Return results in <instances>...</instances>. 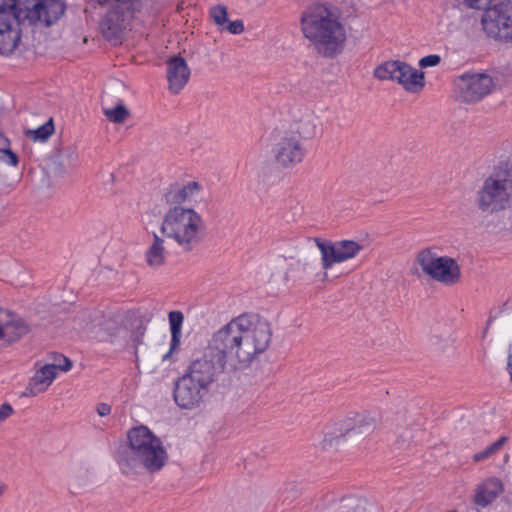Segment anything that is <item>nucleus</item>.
<instances>
[{
	"instance_id": "nucleus-44",
	"label": "nucleus",
	"mask_w": 512,
	"mask_h": 512,
	"mask_svg": "<svg viewBox=\"0 0 512 512\" xmlns=\"http://www.w3.org/2000/svg\"><path fill=\"white\" fill-rule=\"evenodd\" d=\"M506 370L510 376V380L512 382V342L508 346V356H507V366Z\"/></svg>"
},
{
	"instance_id": "nucleus-15",
	"label": "nucleus",
	"mask_w": 512,
	"mask_h": 512,
	"mask_svg": "<svg viewBox=\"0 0 512 512\" xmlns=\"http://www.w3.org/2000/svg\"><path fill=\"white\" fill-rule=\"evenodd\" d=\"M28 324L9 310L0 309V341L9 345L29 333Z\"/></svg>"
},
{
	"instance_id": "nucleus-45",
	"label": "nucleus",
	"mask_w": 512,
	"mask_h": 512,
	"mask_svg": "<svg viewBox=\"0 0 512 512\" xmlns=\"http://www.w3.org/2000/svg\"><path fill=\"white\" fill-rule=\"evenodd\" d=\"M4 146H10V140L0 132V148Z\"/></svg>"
},
{
	"instance_id": "nucleus-28",
	"label": "nucleus",
	"mask_w": 512,
	"mask_h": 512,
	"mask_svg": "<svg viewBox=\"0 0 512 512\" xmlns=\"http://www.w3.org/2000/svg\"><path fill=\"white\" fill-rule=\"evenodd\" d=\"M292 269L299 274V280L312 282V276L314 275L315 265L312 262L298 260Z\"/></svg>"
},
{
	"instance_id": "nucleus-21",
	"label": "nucleus",
	"mask_w": 512,
	"mask_h": 512,
	"mask_svg": "<svg viewBox=\"0 0 512 512\" xmlns=\"http://www.w3.org/2000/svg\"><path fill=\"white\" fill-rule=\"evenodd\" d=\"M503 492V483L499 478L491 477L478 486L474 501L477 505L486 507Z\"/></svg>"
},
{
	"instance_id": "nucleus-38",
	"label": "nucleus",
	"mask_w": 512,
	"mask_h": 512,
	"mask_svg": "<svg viewBox=\"0 0 512 512\" xmlns=\"http://www.w3.org/2000/svg\"><path fill=\"white\" fill-rule=\"evenodd\" d=\"M440 62H441L440 55L430 54V55L422 57L419 60V66L422 69L428 68V67H435V66L439 65Z\"/></svg>"
},
{
	"instance_id": "nucleus-50",
	"label": "nucleus",
	"mask_w": 512,
	"mask_h": 512,
	"mask_svg": "<svg viewBox=\"0 0 512 512\" xmlns=\"http://www.w3.org/2000/svg\"><path fill=\"white\" fill-rule=\"evenodd\" d=\"M496 318V316H492V311L490 312V316L487 320V324H486V329H488V327L491 325V323L493 322V320Z\"/></svg>"
},
{
	"instance_id": "nucleus-26",
	"label": "nucleus",
	"mask_w": 512,
	"mask_h": 512,
	"mask_svg": "<svg viewBox=\"0 0 512 512\" xmlns=\"http://www.w3.org/2000/svg\"><path fill=\"white\" fill-rule=\"evenodd\" d=\"M55 126L53 118H50L43 125L33 130H27L25 135L34 142H46L54 133Z\"/></svg>"
},
{
	"instance_id": "nucleus-52",
	"label": "nucleus",
	"mask_w": 512,
	"mask_h": 512,
	"mask_svg": "<svg viewBox=\"0 0 512 512\" xmlns=\"http://www.w3.org/2000/svg\"><path fill=\"white\" fill-rule=\"evenodd\" d=\"M134 341L137 342V343L140 342L138 337Z\"/></svg>"
},
{
	"instance_id": "nucleus-49",
	"label": "nucleus",
	"mask_w": 512,
	"mask_h": 512,
	"mask_svg": "<svg viewBox=\"0 0 512 512\" xmlns=\"http://www.w3.org/2000/svg\"><path fill=\"white\" fill-rule=\"evenodd\" d=\"M146 327L140 323V325L137 327V332L142 336L145 333Z\"/></svg>"
},
{
	"instance_id": "nucleus-41",
	"label": "nucleus",
	"mask_w": 512,
	"mask_h": 512,
	"mask_svg": "<svg viewBox=\"0 0 512 512\" xmlns=\"http://www.w3.org/2000/svg\"><path fill=\"white\" fill-rule=\"evenodd\" d=\"M464 3L472 9H483L489 4L486 0H464Z\"/></svg>"
},
{
	"instance_id": "nucleus-43",
	"label": "nucleus",
	"mask_w": 512,
	"mask_h": 512,
	"mask_svg": "<svg viewBox=\"0 0 512 512\" xmlns=\"http://www.w3.org/2000/svg\"><path fill=\"white\" fill-rule=\"evenodd\" d=\"M508 441V437L501 436L498 440L491 442L485 446V448H502L506 442Z\"/></svg>"
},
{
	"instance_id": "nucleus-40",
	"label": "nucleus",
	"mask_w": 512,
	"mask_h": 512,
	"mask_svg": "<svg viewBox=\"0 0 512 512\" xmlns=\"http://www.w3.org/2000/svg\"><path fill=\"white\" fill-rule=\"evenodd\" d=\"M497 450H483L481 452L475 453L473 455L474 462H481L486 459H489Z\"/></svg>"
},
{
	"instance_id": "nucleus-20",
	"label": "nucleus",
	"mask_w": 512,
	"mask_h": 512,
	"mask_svg": "<svg viewBox=\"0 0 512 512\" xmlns=\"http://www.w3.org/2000/svg\"><path fill=\"white\" fill-rule=\"evenodd\" d=\"M128 450H116V460L121 473L127 477H134L142 474L141 452H127Z\"/></svg>"
},
{
	"instance_id": "nucleus-29",
	"label": "nucleus",
	"mask_w": 512,
	"mask_h": 512,
	"mask_svg": "<svg viewBox=\"0 0 512 512\" xmlns=\"http://www.w3.org/2000/svg\"><path fill=\"white\" fill-rule=\"evenodd\" d=\"M50 385L51 384H48V381L42 379L41 376L35 373L26 388V395L36 396L37 394L46 391Z\"/></svg>"
},
{
	"instance_id": "nucleus-53",
	"label": "nucleus",
	"mask_w": 512,
	"mask_h": 512,
	"mask_svg": "<svg viewBox=\"0 0 512 512\" xmlns=\"http://www.w3.org/2000/svg\"><path fill=\"white\" fill-rule=\"evenodd\" d=\"M489 4L492 2V0H486Z\"/></svg>"
},
{
	"instance_id": "nucleus-1",
	"label": "nucleus",
	"mask_w": 512,
	"mask_h": 512,
	"mask_svg": "<svg viewBox=\"0 0 512 512\" xmlns=\"http://www.w3.org/2000/svg\"><path fill=\"white\" fill-rule=\"evenodd\" d=\"M253 318L247 313L241 314L212 335L216 347L231 351L242 366L247 367L256 355L268 348L272 338L270 324L266 321L254 323Z\"/></svg>"
},
{
	"instance_id": "nucleus-5",
	"label": "nucleus",
	"mask_w": 512,
	"mask_h": 512,
	"mask_svg": "<svg viewBox=\"0 0 512 512\" xmlns=\"http://www.w3.org/2000/svg\"><path fill=\"white\" fill-rule=\"evenodd\" d=\"M201 224L202 218L194 209L173 206L164 216L161 232L189 252L202 241Z\"/></svg>"
},
{
	"instance_id": "nucleus-18",
	"label": "nucleus",
	"mask_w": 512,
	"mask_h": 512,
	"mask_svg": "<svg viewBox=\"0 0 512 512\" xmlns=\"http://www.w3.org/2000/svg\"><path fill=\"white\" fill-rule=\"evenodd\" d=\"M127 438L128 448H164L161 439L145 425L132 427Z\"/></svg>"
},
{
	"instance_id": "nucleus-25",
	"label": "nucleus",
	"mask_w": 512,
	"mask_h": 512,
	"mask_svg": "<svg viewBox=\"0 0 512 512\" xmlns=\"http://www.w3.org/2000/svg\"><path fill=\"white\" fill-rule=\"evenodd\" d=\"M172 349H178L181 343V328L184 321V315L181 311L174 310L168 314Z\"/></svg>"
},
{
	"instance_id": "nucleus-16",
	"label": "nucleus",
	"mask_w": 512,
	"mask_h": 512,
	"mask_svg": "<svg viewBox=\"0 0 512 512\" xmlns=\"http://www.w3.org/2000/svg\"><path fill=\"white\" fill-rule=\"evenodd\" d=\"M14 19L5 4L0 5V55L9 56L18 46L21 39V30L12 27Z\"/></svg>"
},
{
	"instance_id": "nucleus-35",
	"label": "nucleus",
	"mask_w": 512,
	"mask_h": 512,
	"mask_svg": "<svg viewBox=\"0 0 512 512\" xmlns=\"http://www.w3.org/2000/svg\"><path fill=\"white\" fill-rule=\"evenodd\" d=\"M488 77L491 79L489 86L490 92L492 93L495 89H501L505 84V75L497 70H492L488 73Z\"/></svg>"
},
{
	"instance_id": "nucleus-42",
	"label": "nucleus",
	"mask_w": 512,
	"mask_h": 512,
	"mask_svg": "<svg viewBox=\"0 0 512 512\" xmlns=\"http://www.w3.org/2000/svg\"><path fill=\"white\" fill-rule=\"evenodd\" d=\"M99 416L104 417L111 413V406L107 403H99L96 407Z\"/></svg>"
},
{
	"instance_id": "nucleus-9",
	"label": "nucleus",
	"mask_w": 512,
	"mask_h": 512,
	"mask_svg": "<svg viewBox=\"0 0 512 512\" xmlns=\"http://www.w3.org/2000/svg\"><path fill=\"white\" fill-rule=\"evenodd\" d=\"M379 80L396 81L410 93H419L425 87V74L400 60H389L378 65L373 72Z\"/></svg>"
},
{
	"instance_id": "nucleus-19",
	"label": "nucleus",
	"mask_w": 512,
	"mask_h": 512,
	"mask_svg": "<svg viewBox=\"0 0 512 512\" xmlns=\"http://www.w3.org/2000/svg\"><path fill=\"white\" fill-rule=\"evenodd\" d=\"M200 189L201 185L197 181L188 182L186 185L174 183L167 188L164 199L169 205L181 206L182 203L189 200Z\"/></svg>"
},
{
	"instance_id": "nucleus-47",
	"label": "nucleus",
	"mask_w": 512,
	"mask_h": 512,
	"mask_svg": "<svg viewBox=\"0 0 512 512\" xmlns=\"http://www.w3.org/2000/svg\"><path fill=\"white\" fill-rule=\"evenodd\" d=\"M509 307V301H505L503 302V304L499 307V311L497 312V314H501L502 312H504L505 310H507Z\"/></svg>"
},
{
	"instance_id": "nucleus-2",
	"label": "nucleus",
	"mask_w": 512,
	"mask_h": 512,
	"mask_svg": "<svg viewBox=\"0 0 512 512\" xmlns=\"http://www.w3.org/2000/svg\"><path fill=\"white\" fill-rule=\"evenodd\" d=\"M304 36L313 44L324 47V54L333 55L346 40L343 25L324 4L308 8L301 17Z\"/></svg>"
},
{
	"instance_id": "nucleus-14",
	"label": "nucleus",
	"mask_w": 512,
	"mask_h": 512,
	"mask_svg": "<svg viewBox=\"0 0 512 512\" xmlns=\"http://www.w3.org/2000/svg\"><path fill=\"white\" fill-rule=\"evenodd\" d=\"M273 152L276 163L284 169L295 167L306 156V149L295 135L282 137Z\"/></svg>"
},
{
	"instance_id": "nucleus-34",
	"label": "nucleus",
	"mask_w": 512,
	"mask_h": 512,
	"mask_svg": "<svg viewBox=\"0 0 512 512\" xmlns=\"http://www.w3.org/2000/svg\"><path fill=\"white\" fill-rule=\"evenodd\" d=\"M36 373L41 376L42 379L48 381V384H52L53 380L57 376V369L54 364H45L43 367L37 370Z\"/></svg>"
},
{
	"instance_id": "nucleus-36",
	"label": "nucleus",
	"mask_w": 512,
	"mask_h": 512,
	"mask_svg": "<svg viewBox=\"0 0 512 512\" xmlns=\"http://www.w3.org/2000/svg\"><path fill=\"white\" fill-rule=\"evenodd\" d=\"M244 22L241 19H237L234 21L227 20V23L224 27H221V30H225L233 35H238L244 32Z\"/></svg>"
},
{
	"instance_id": "nucleus-31",
	"label": "nucleus",
	"mask_w": 512,
	"mask_h": 512,
	"mask_svg": "<svg viewBox=\"0 0 512 512\" xmlns=\"http://www.w3.org/2000/svg\"><path fill=\"white\" fill-rule=\"evenodd\" d=\"M120 328H121V325L118 320V316H116V315L109 316L101 324V329L109 337H116L119 334Z\"/></svg>"
},
{
	"instance_id": "nucleus-22",
	"label": "nucleus",
	"mask_w": 512,
	"mask_h": 512,
	"mask_svg": "<svg viewBox=\"0 0 512 512\" xmlns=\"http://www.w3.org/2000/svg\"><path fill=\"white\" fill-rule=\"evenodd\" d=\"M142 472L155 473L162 469L168 460L167 450H141Z\"/></svg>"
},
{
	"instance_id": "nucleus-11",
	"label": "nucleus",
	"mask_w": 512,
	"mask_h": 512,
	"mask_svg": "<svg viewBox=\"0 0 512 512\" xmlns=\"http://www.w3.org/2000/svg\"><path fill=\"white\" fill-rule=\"evenodd\" d=\"M315 243L320 250L322 268L325 270L331 269L336 263L354 258L363 249V246L354 240L332 242L315 238Z\"/></svg>"
},
{
	"instance_id": "nucleus-33",
	"label": "nucleus",
	"mask_w": 512,
	"mask_h": 512,
	"mask_svg": "<svg viewBox=\"0 0 512 512\" xmlns=\"http://www.w3.org/2000/svg\"><path fill=\"white\" fill-rule=\"evenodd\" d=\"M302 488L299 484L295 482H291L286 484L285 488L282 491V495L284 497V501H288L291 503L294 499L298 498L301 495Z\"/></svg>"
},
{
	"instance_id": "nucleus-32",
	"label": "nucleus",
	"mask_w": 512,
	"mask_h": 512,
	"mask_svg": "<svg viewBox=\"0 0 512 512\" xmlns=\"http://www.w3.org/2000/svg\"><path fill=\"white\" fill-rule=\"evenodd\" d=\"M0 161L16 167L19 164V157L10 149V146H4L0 148Z\"/></svg>"
},
{
	"instance_id": "nucleus-4",
	"label": "nucleus",
	"mask_w": 512,
	"mask_h": 512,
	"mask_svg": "<svg viewBox=\"0 0 512 512\" xmlns=\"http://www.w3.org/2000/svg\"><path fill=\"white\" fill-rule=\"evenodd\" d=\"M246 367L231 351L216 347L212 337L202 356L191 361L184 375L210 390V386L225 369L235 371Z\"/></svg>"
},
{
	"instance_id": "nucleus-37",
	"label": "nucleus",
	"mask_w": 512,
	"mask_h": 512,
	"mask_svg": "<svg viewBox=\"0 0 512 512\" xmlns=\"http://www.w3.org/2000/svg\"><path fill=\"white\" fill-rule=\"evenodd\" d=\"M56 363H53L56 366L57 370H61L63 372H68L72 369L73 363L70 358L64 356L63 354H57L54 358Z\"/></svg>"
},
{
	"instance_id": "nucleus-13",
	"label": "nucleus",
	"mask_w": 512,
	"mask_h": 512,
	"mask_svg": "<svg viewBox=\"0 0 512 512\" xmlns=\"http://www.w3.org/2000/svg\"><path fill=\"white\" fill-rule=\"evenodd\" d=\"M208 392L207 388L183 374L174 383L173 398L180 408L193 409L200 405Z\"/></svg>"
},
{
	"instance_id": "nucleus-10",
	"label": "nucleus",
	"mask_w": 512,
	"mask_h": 512,
	"mask_svg": "<svg viewBox=\"0 0 512 512\" xmlns=\"http://www.w3.org/2000/svg\"><path fill=\"white\" fill-rule=\"evenodd\" d=\"M481 24L489 38L512 43V0H504L485 8Z\"/></svg>"
},
{
	"instance_id": "nucleus-3",
	"label": "nucleus",
	"mask_w": 512,
	"mask_h": 512,
	"mask_svg": "<svg viewBox=\"0 0 512 512\" xmlns=\"http://www.w3.org/2000/svg\"><path fill=\"white\" fill-rule=\"evenodd\" d=\"M475 205L490 215L512 207V162L501 160L493 166L476 192Z\"/></svg>"
},
{
	"instance_id": "nucleus-24",
	"label": "nucleus",
	"mask_w": 512,
	"mask_h": 512,
	"mask_svg": "<svg viewBox=\"0 0 512 512\" xmlns=\"http://www.w3.org/2000/svg\"><path fill=\"white\" fill-rule=\"evenodd\" d=\"M164 240L154 233L152 245L146 251L145 257L149 266H161L165 262Z\"/></svg>"
},
{
	"instance_id": "nucleus-48",
	"label": "nucleus",
	"mask_w": 512,
	"mask_h": 512,
	"mask_svg": "<svg viewBox=\"0 0 512 512\" xmlns=\"http://www.w3.org/2000/svg\"><path fill=\"white\" fill-rule=\"evenodd\" d=\"M256 456H257L256 453H251V457L245 458L244 459V467L247 468L250 465V461L252 460V458H254Z\"/></svg>"
},
{
	"instance_id": "nucleus-46",
	"label": "nucleus",
	"mask_w": 512,
	"mask_h": 512,
	"mask_svg": "<svg viewBox=\"0 0 512 512\" xmlns=\"http://www.w3.org/2000/svg\"><path fill=\"white\" fill-rule=\"evenodd\" d=\"M176 350L177 349H172V340H171L170 341V349H169V351L166 354L163 355L162 360L163 361L169 360L171 358V356H172V353L174 351H176Z\"/></svg>"
},
{
	"instance_id": "nucleus-12",
	"label": "nucleus",
	"mask_w": 512,
	"mask_h": 512,
	"mask_svg": "<svg viewBox=\"0 0 512 512\" xmlns=\"http://www.w3.org/2000/svg\"><path fill=\"white\" fill-rule=\"evenodd\" d=\"M491 79L488 73L466 72L460 75L456 82L458 98L463 103H477L489 95Z\"/></svg>"
},
{
	"instance_id": "nucleus-8",
	"label": "nucleus",
	"mask_w": 512,
	"mask_h": 512,
	"mask_svg": "<svg viewBox=\"0 0 512 512\" xmlns=\"http://www.w3.org/2000/svg\"><path fill=\"white\" fill-rule=\"evenodd\" d=\"M416 262L431 279L447 286L457 284L461 279V270L457 261L449 256H438L430 248L420 250Z\"/></svg>"
},
{
	"instance_id": "nucleus-51",
	"label": "nucleus",
	"mask_w": 512,
	"mask_h": 512,
	"mask_svg": "<svg viewBox=\"0 0 512 512\" xmlns=\"http://www.w3.org/2000/svg\"><path fill=\"white\" fill-rule=\"evenodd\" d=\"M321 280L323 282L327 281L328 280V273H327V270L324 269V272L322 273V278Z\"/></svg>"
},
{
	"instance_id": "nucleus-30",
	"label": "nucleus",
	"mask_w": 512,
	"mask_h": 512,
	"mask_svg": "<svg viewBox=\"0 0 512 512\" xmlns=\"http://www.w3.org/2000/svg\"><path fill=\"white\" fill-rule=\"evenodd\" d=\"M209 15L218 27H224L228 20L227 7L221 4L210 8Z\"/></svg>"
},
{
	"instance_id": "nucleus-7",
	"label": "nucleus",
	"mask_w": 512,
	"mask_h": 512,
	"mask_svg": "<svg viewBox=\"0 0 512 512\" xmlns=\"http://www.w3.org/2000/svg\"><path fill=\"white\" fill-rule=\"evenodd\" d=\"M376 420L369 412L355 413L354 417L334 423L327 428L322 441V448L333 445H343L353 443L363 434L371 431L375 426Z\"/></svg>"
},
{
	"instance_id": "nucleus-39",
	"label": "nucleus",
	"mask_w": 512,
	"mask_h": 512,
	"mask_svg": "<svg viewBox=\"0 0 512 512\" xmlns=\"http://www.w3.org/2000/svg\"><path fill=\"white\" fill-rule=\"evenodd\" d=\"M14 412L11 404L5 402L0 405V423L10 417Z\"/></svg>"
},
{
	"instance_id": "nucleus-17",
	"label": "nucleus",
	"mask_w": 512,
	"mask_h": 512,
	"mask_svg": "<svg viewBox=\"0 0 512 512\" xmlns=\"http://www.w3.org/2000/svg\"><path fill=\"white\" fill-rule=\"evenodd\" d=\"M167 79L169 90L173 94H178L185 87L190 78V68L186 60L181 55H174L168 58Z\"/></svg>"
},
{
	"instance_id": "nucleus-6",
	"label": "nucleus",
	"mask_w": 512,
	"mask_h": 512,
	"mask_svg": "<svg viewBox=\"0 0 512 512\" xmlns=\"http://www.w3.org/2000/svg\"><path fill=\"white\" fill-rule=\"evenodd\" d=\"M66 8L63 0H11L10 4H5L18 26L27 21L31 26L51 27L61 19Z\"/></svg>"
},
{
	"instance_id": "nucleus-27",
	"label": "nucleus",
	"mask_w": 512,
	"mask_h": 512,
	"mask_svg": "<svg viewBox=\"0 0 512 512\" xmlns=\"http://www.w3.org/2000/svg\"><path fill=\"white\" fill-rule=\"evenodd\" d=\"M103 112L110 122L116 124L123 123L130 114L128 108L123 104V102H119L113 108L104 109Z\"/></svg>"
},
{
	"instance_id": "nucleus-23",
	"label": "nucleus",
	"mask_w": 512,
	"mask_h": 512,
	"mask_svg": "<svg viewBox=\"0 0 512 512\" xmlns=\"http://www.w3.org/2000/svg\"><path fill=\"white\" fill-rule=\"evenodd\" d=\"M335 512H376L373 505L354 496L344 497L338 503Z\"/></svg>"
}]
</instances>
